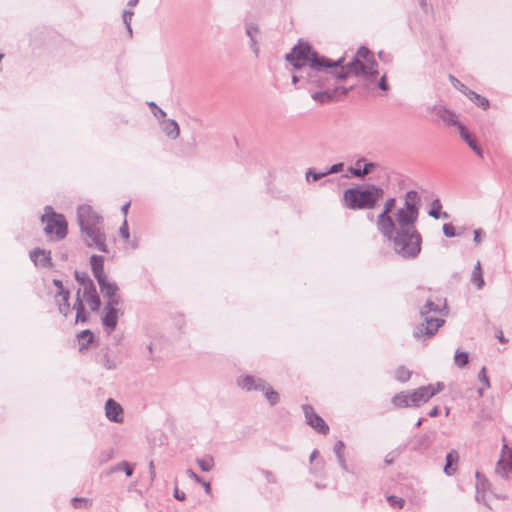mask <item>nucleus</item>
Instances as JSON below:
<instances>
[{
	"label": "nucleus",
	"mask_w": 512,
	"mask_h": 512,
	"mask_svg": "<svg viewBox=\"0 0 512 512\" xmlns=\"http://www.w3.org/2000/svg\"><path fill=\"white\" fill-rule=\"evenodd\" d=\"M333 67L335 68L334 75L338 79L355 76L368 89L379 88L383 91L389 89L386 75L379 76L378 64L374 55L364 46L360 47L348 61H346V57H341L335 61L321 57L320 62L303 70V86L309 91L316 88L324 89L327 87L329 80V73L326 69Z\"/></svg>",
	"instance_id": "f257e3e1"
},
{
	"label": "nucleus",
	"mask_w": 512,
	"mask_h": 512,
	"mask_svg": "<svg viewBox=\"0 0 512 512\" xmlns=\"http://www.w3.org/2000/svg\"><path fill=\"white\" fill-rule=\"evenodd\" d=\"M420 196L410 190L404 196V204L395 212L394 227L388 233H380L391 241L394 252L404 259H414L421 252L422 237L416 229L419 216Z\"/></svg>",
	"instance_id": "f03ea898"
},
{
	"label": "nucleus",
	"mask_w": 512,
	"mask_h": 512,
	"mask_svg": "<svg viewBox=\"0 0 512 512\" xmlns=\"http://www.w3.org/2000/svg\"><path fill=\"white\" fill-rule=\"evenodd\" d=\"M77 218L86 245L107 253L103 218L89 205L78 207Z\"/></svg>",
	"instance_id": "7ed1b4c3"
},
{
	"label": "nucleus",
	"mask_w": 512,
	"mask_h": 512,
	"mask_svg": "<svg viewBox=\"0 0 512 512\" xmlns=\"http://www.w3.org/2000/svg\"><path fill=\"white\" fill-rule=\"evenodd\" d=\"M384 190L374 184L349 188L344 191V205L352 210L373 209L383 198Z\"/></svg>",
	"instance_id": "20e7f679"
},
{
	"label": "nucleus",
	"mask_w": 512,
	"mask_h": 512,
	"mask_svg": "<svg viewBox=\"0 0 512 512\" xmlns=\"http://www.w3.org/2000/svg\"><path fill=\"white\" fill-rule=\"evenodd\" d=\"M445 309V301L441 299H438L437 302H434L430 299L427 300L425 305L420 310V314L424 318V322L414 329V337L420 340L433 336L444 324V320L439 317L430 316V314H442Z\"/></svg>",
	"instance_id": "39448f33"
},
{
	"label": "nucleus",
	"mask_w": 512,
	"mask_h": 512,
	"mask_svg": "<svg viewBox=\"0 0 512 512\" xmlns=\"http://www.w3.org/2000/svg\"><path fill=\"white\" fill-rule=\"evenodd\" d=\"M285 59L295 70H306L321 61V57L311 48L308 43H299L286 54Z\"/></svg>",
	"instance_id": "423d86ee"
},
{
	"label": "nucleus",
	"mask_w": 512,
	"mask_h": 512,
	"mask_svg": "<svg viewBox=\"0 0 512 512\" xmlns=\"http://www.w3.org/2000/svg\"><path fill=\"white\" fill-rule=\"evenodd\" d=\"M45 224L44 231L49 237L55 236L56 239H63L67 234V222L65 217L53 211L52 207L46 206L45 213L41 217Z\"/></svg>",
	"instance_id": "0eeeda50"
},
{
	"label": "nucleus",
	"mask_w": 512,
	"mask_h": 512,
	"mask_svg": "<svg viewBox=\"0 0 512 512\" xmlns=\"http://www.w3.org/2000/svg\"><path fill=\"white\" fill-rule=\"evenodd\" d=\"M444 389L443 383L429 384L421 386L410 393L411 405L419 407L422 404L427 403L433 396L441 392Z\"/></svg>",
	"instance_id": "6e6552de"
},
{
	"label": "nucleus",
	"mask_w": 512,
	"mask_h": 512,
	"mask_svg": "<svg viewBox=\"0 0 512 512\" xmlns=\"http://www.w3.org/2000/svg\"><path fill=\"white\" fill-rule=\"evenodd\" d=\"M396 199L394 197L388 198L382 212L376 218V227L379 233H388L394 227L395 216L392 217L390 213L395 208Z\"/></svg>",
	"instance_id": "1a4fd4ad"
},
{
	"label": "nucleus",
	"mask_w": 512,
	"mask_h": 512,
	"mask_svg": "<svg viewBox=\"0 0 512 512\" xmlns=\"http://www.w3.org/2000/svg\"><path fill=\"white\" fill-rule=\"evenodd\" d=\"M118 304H106L101 317L102 325L107 334H111L117 326L118 318L122 313L115 308Z\"/></svg>",
	"instance_id": "9d476101"
},
{
	"label": "nucleus",
	"mask_w": 512,
	"mask_h": 512,
	"mask_svg": "<svg viewBox=\"0 0 512 512\" xmlns=\"http://www.w3.org/2000/svg\"><path fill=\"white\" fill-rule=\"evenodd\" d=\"M302 409L308 425L321 434L328 433V425L318 414L315 413L314 409L310 405H303Z\"/></svg>",
	"instance_id": "9b49d317"
},
{
	"label": "nucleus",
	"mask_w": 512,
	"mask_h": 512,
	"mask_svg": "<svg viewBox=\"0 0 512 512\" xmlns=\"http://www.w3.org/2000/svg\"><path fill=\"white\" fill-rule=\"evenodd\" d=\"M100 291L108 299L107 304H119L120 298L117 296L118 286L110 282L107 277L97 280Z\"/></svg>",
	"instance_id": "f8f14e48"
},
{
	"label": "nucleus",
	"mask_w": 512,
	"mask_h": 512,
	"mask_svg": "<svg viewBox=\"0 0 512 512\" xmlns=\"http://www.w3.org/2000/svg\"><path fill=\"white\" fill-rule=\"evenodd\" d=\"M83 298L87 301L91 310L97 311L100 307V299L91 279H85V286L82 289Z\"/></svg>",
	"instance_id": "ddd939ff"
},
{
	"label": "nucleus",
	"mask_w": 512,
	"mask_h": 512,
	"mask_svg": "<svg viewBox=\"0 0 512 512\" xmlns=\"http://www.w3.org/2000/svg\"><path fill=\"white\" fill-rule=\"evenodd\" d=\"M507 446H503L502 456L498 460L495 472L500 477H508L512 474V452L506 451Z\"/></svg>",
	"instance_id": "4468645a"
},
{
	"label": "nucleus",
	"mask_w": 512,
	"mask_h": 512,
	"mask_svg": "<svg viewBox=\"0 0 512 512\" xmlns=\"http://www.w3.org/2000/svg\"><path fill=\"white\" fill-rule=\"evenodd\" d=\"M105 415L111 422L122 423L124 421V412L122 406L113 399H108L105 403Z\"/></svg>",
	"instance_id": "2eb2a0df"
},
{
	"label": "nucleus",
	"mask_w": 512,
	"mask_h": 512,
	"mask_svg": "<svg viewBox=\"0 0 512 512\" xmlns=\"http://www.w3.org/2000/svg\"><path fill=\"white\" fill-rule=\"evenodd\" d=\"M265 380L262 378H257L251 375H244L240 376L237 379V385L245 390V391H259L261 386L260 384H263Z\"/></svg>",
	"instance_id": "dca6fc26"
},
{
	"label": "nucleus",
	"mask_w": 512,
	"mask_h": 512,
	"mask_svg": "<svg viewBox=\"0 0 512 512\" xmlns=\"http://www.w3.org/2000/svg\"><path fill=\"white\" fill-rule=\"evenodd\" d=\"M433 113L449 126L453 125L458 127V124H460L456 114L442 105L434 106Z\"/></svg>",
	"instance_id": "f3484780"
},
{
	"label": "nucleus",
	"mask_w": 512,
	"mask_h": 512,
	"mask_svg": "<svg viewBox=\"0 0 512 512\" xmlns=\"http://www.w3.org/2000/svg\"><path fill=\"white\" fill-rule=\"evenodd\" d=\"M363 162H364V159H359L356 161L355 167H350L349 171L353 176L358 177V178H363L366 175H368L369 173H371L372 171H374L377 166L375 163L369 162V163H365L363 165V167H361V164Z\"/></svg>",
	"instance_id": "a211bd4d"
},
{
	"label": "nucleus",
	"mask_w": 512,
	"mask_h": 512,
	"mask_svg": "<svg viewBox=\"0 0 512 512\" xmlns=\"http://www.w3.org/2000/svg\"><path fill=\"white\" fill-rule=\"evenodd\" d=\"M161 130L170 139H177L180 134L178 123L173 119H164L160 123Z\"/></svg>",
	"instance_id": "6ab92c4d"
},
{
	"label": "nucleus",
	"mask_w": 512,
	"mask_h": 512,
	"mask_svg": "<svg viewBox=\"0 0 512 512\" xmlns=\"http://www.w3.org/2000/svg\"><path fill=\"white\" fill-rule=\"evenodd\" d=\"M30 258L36 266L40 267H48L51 261L50 251L42 249H35L31 251Z\"/></svg>",
	"instance_id": "aec40b11"
},
{
	"label": "nucleus",
	"mask_w": 512,
	"mask_h": 512,
	"mask_svg": "<svg viewBox=\"0 0 512 512\" xmlns=\"http://www.w3.org/2000/svg\"><path fill=\"white\" fill-rule=\"evenodd\" d=\"M458 129L461 138L468 144V146L479 156L483 157V152L481 148L477 145L474 137L469 133V131L462 125L458 124Z\"/></svg>",
	"instance_id": "412c9836"
},
{
	"label": "nucleus",
	"mask_w": 512,
	"mask_h": 512,
	"mask_svg": "<svg viewBox=\"0 0 512 512\" xmlns=\"http://www.w3.org/2000/svg\"><path fill=\"white\" fill-rule=\"evenodd\" d=\"M92 272L94 277L99 280L101 278L106 277L104 273V258L99 255H92L90 259Z\"/></svg>",
	"instance_id": "4be33fe9"
},
{
	"label": "nucleus",
	"mask_w": 512,
	"mask_h": 512,
	"mask_svg": "<svg viewBox=\"0 0 512 512\" xmlns=\"http://www.w3.org/2000/svg\"><path fill=\"white\" fill-rule=\"evenodd\" d=\"M260 390L265 396L266 400L269 402L271 406L276 405L280 401V395L277 391H275L269 383L266 381L261 384Z\"/></svg>",
	"instance_id": "5701e85b"
},
{
	"label": "nucleus",
	"mask_w": 512,
	"mask_h": 512,
	"mask_svg": "<svg viewBox=\"0 0 512 512\" xmlns=\"http://www.w3.org/2000/svg\"><path fill=\"white\" fill-rule=\"evenodd\" d=\"M310 93H311L312 99L318 104H324V103L330 102L333 99L334 94H335V92L330 89H324L321 91H315L313 89L312 91H310Z\"/></svg>",
	"instance_id": "b1692460"
},
{
	"label": "nucleus",
	"mask_w": 512,
	"mask_h": 512,
	"mask_svg": "<svg viewBox=\"0 0 512 512\" xmlns=\"http://www.w3.org/2000/svg\"><path fill=\"white\" fill-rule=\"evenodd\" d=\"M69 295H70L69 291H58L57 295H56L59 312L62 315H64L65 317L70 312V307H69V302H68Z\"/></svg>",
	"instance_id": "393cba45"
},
{
	"label": "nucleus",
	"mask_w": 512,
	"mask_h": 512,
	"mask_svg": "<svg viewBox=\"0 0 512 512\" xmlns=\"http://www.w3.org/2000/svg\"><path fill=\"white\" fill-rule=\"evenodd\" d=\"M471 282L476 286L477 289H482L485 282L482 275V268L480 261H477L472 274H471Z\"/></svg>",
	"instance_id": "a878e982"
},
{
	"label": "nucleus",
	"mask_w": 512,
	"mask_h": 512,
	"mask_svg": "<svg viewBox=\"0 0 512 512\" xmlns=\"http://www.w3.org/2000/svg\"><path fill=\"white\" fill-rule=\"evenodd\" d=\"M80 292H81V289H79L77 292V298L74 303L73 309L76 311L75 321L76 322H79V321L85 322L87 320V314L85 313V310H84V305H83V301L80 297Z\"/></svg>",
	"instance_id": "bb28decb"
},
{
	"label": "nucleus",
	"mask_w": 512,
	"mask_h": 512,
	"mask_svg": "<svg viewBox=\"0 0 512 512\" xmlns=\"http://www.w3.org/2000/svg\"><path fill=\"white\" fill-rule=\"evenodd\" d=\"M441 208H442V205H441L440 200L439 199L433 200V202L431 203V208L428 212L429 216H431L435 219H439V218L447 219L449 217L448 213L447 212L441 213Z\"/></svg>",
	"instance_id": "cd10ccee"
},
{
	"label": "nucleus",
	"mask_w": 512,
	"mask_h": 512,
	"mask_svg": "<svg viewBox=\"0 0 512 512\" xmlns=\"http://www.w3.org/2000/svg\"><path fill=\"white\" fill-rule=\"evenodd\" d=\"M457 461H458L457 451L452 450L446 455V464L444 466V472L446 475L451 476L455 473L456 468H454L452 466V463L457 462Z\"/></svg>",
	"instance_id": "c85d7f7f"
},
{
	"label": "nucleus",
	"mask_w": 512,
	"mask_h": 512,
	"mask_svg": "<svg viewBox=\"0 0 512 512\" xmlns=\"http://www.w3.org/2000/svg\"><path fill=\"white\" fill-rule=\"evenodd\" d=\"M410 393L411 392H401L395 395L392 398V403L399 408L412 406L410 401Z\"/></svg>",
	"instance_id": "c756f323"
},
{
	"label": "nucleus",
	"mask_w": 512,
	"mask_h": 512,
	"mask_svg": "<svg viewBox=\"0 0 512 512\" xmlns=\"http://www.w3.org/2000/svg\"><path fill=\"white\" fill-rule=\"evenodd\" d=\"M465 94L468 96V98L473 101L476 105L483 108L484 110L489 107V101L487 98L477 94L476 92L472 90H468L465 92Z\"/></svg>",
	"instance_id": "7c9ffc66"
},
{
	"label": "nucleus",
	"mask_w": 512,
	"mask_h": 512,
	"mask_svg": "<svg viewBox=\"0 0 512 512\" xmlns=\"http://www.w3.org/2000/svg\"><path fill=\"white\" fill-rule=\"evenodd\" d=\"M344 449H345V445H344L343 441L339 440L335 443L334 452L336 454L337 460H338L340 466L344 470H346L347 466H346V462H345V458H344Z\"/></svg>",
	"instance_id": "2f4dec72"
},
{
	"label": "nucleus",
	"mask_w": 512,
	"mask_h": 512,
	"mask_svg": "<svg viewBox=\"0 0 512 512\" xmlns=\"http://www.w3.org/2000/svg\"><path fill=\"white\" fill-rule=\"evenodd\" d=\"M93 340V334L90 330H84L78 334V341L80 350L87 349L88 345Z\"/></svg>",
	"instance_id": "473e14b6"
},
{
	"label": "nucleus",
	"mask_w": 512,
	"mask_h": 512,
	"mask_svg": "<svg viewBox=\"0 0 512 512\" xmlns=\"http://www.w3.org/2000/svg\"><path fill=\"white\" fill-rule=\"evenodd\" d=\"M196 463L204 472H209L214 467V459L212 456H205L203 458L196 459Z\"/></svg>",
	"instance_id": "72a5a7b5"
},
{
	"label": "nucleus",
	"mask_w": 512,
	"mask_h": 512,
	"mask_svg": "<svg viewBox=\"0 0 512 512\" xmlns=\"http://www.w3.org/2000/svg\"><path fill=\"white\" fill-rule=\"evenodd\" d=\"M468 361H469V355L467 352L456 350V353L454 356V362H455L456 366L463 367L468 363Z\"/></svg>",
	"instance_id": "f704fd0d"
},
{
	"label": "nucleus",
	"mask_w": 512,
	"mask_h": 512,
	"mask_svg": "<svg viewBox=\"0 0 512 512\" xmlns=\"http://www.w3.org/2000/svg\"><path fill=\"white\" fill-rule=\"evenodd\" d=\"M478 379L480 382L484 384V388H479L478 393L480 396L483 395L484 389H488L490 387V382L488 376L486 374V368L483 366L478 374Z\"/></svg>",
	"instance_id": "c9c22d12"
},
{
	"label": "nucleus",
	"mask_w": 512,
	"mask_h": 512,
	"mask_svg": "<svg viewBox=\"0 0 512 512\" xmlns=\"http://www.w3.org/2000/svg\"><path fill=\"white\" fill-rule=\"evenodd\" d=\"M411 372L405 367H399L395 371V378L400 382H406L410 379Z\"/></svg>",
	"instance_id": "e433bc0d"
},
{
	"label": "nucleus",
	"mask_w": 512,
	"mask_h": 512,
	"mask_svg": "<svg viewBox=\"0 0 512 512\" xmlns=\"http://www.w3.org/2000/svg\"><path fill=\"white\" fill-rule=\"evenodd\" d=\"M112 471H123L126 476L131 477L133 474V468L127 461H122L112 468Z\"/></svg>",
	"instance_id": "4c0bfd02"
},
{
	"label": "nucleus",
	"mask_w": 512,
	"mask_h": 512,
	"mask_svg": "<svg viewBox=\"0 0 512 512\" xmlns=\"http://www.w3.org/2000/svg\"><path fill=\"white\" fill-rule=\"evenodd\" d=\"M327 173L326 171H323V172H314L312 169H309L307 172H306V180L308 182H311V181H317L319 180L320 178L326 176Z\"/></svg>",
	"instance_id": "58836bf2"
},
{
	"label": "nucleus",
	"mask_w": 512,
	"mask_h": 512,
	"mask_svg": "<svg viewBox=\"0 0 512 512\" xmlns=\"http://www.w3.org/2000/svg\"><path fill=\"white\" fill-rule=\"evenodd\" d=\"M387 501L394 508H403L404 504H405V500L404 499L399 498L397 496H393V495L388 496L387 497Z\"/></svg>",
	"instance_id": "ea45409f"
},
{
	"label": "nucleus",
	"mask_w": 512,
	"mask_h": 512,
	"mask_svg": "<svg viewBox=\"0 0 512 512\" xmlns=\"http://www.w3.org/2000/svg\"><path fill=\"white\" fill-rule=\"evenodd\" d=\"M119 232H120L121 237L124 240H126V241L129 240L130 233H129V227H128V223H127L126 219L124 220L123 224L121 225Z\"/></svg>",
	"instance_id": "a19ab883"
},
{
	"label": "nucleus",
	"mask_w": 512,
	"mask_h": 512,
	"mask_svg": "<svg viewBox=\"0 0 512 512\" xmlns=\"http://www.w3.org/2000/svg\"><path fill=\"white\" fill-rule=\"evenodd\" d=\"M149 105L152 108V112L156 118L160 119L166 116V113L161 108H159L154 102L149 103Z\"/></svg>",
	"instance_id": "79ce46f5"
},
{
	"label": "nucleus",
	"mask_w": 512,
	"mask_h": 512,
	"mask_svg": "<svg viewBox=\"0 0 512 512\" xmlns=\"http://www.w3.org/2000/svg\"><path fill=\"white\" fill-rule=\"evenodd\" d=\"M443 233L446 237H454L455 236V228L452 224L446 223L443 225Z\"/></svg>",
	"instance_id": "37998d69"
},
{
	"label": "nucleus",
	"mask_w": 512,
	"mask_h": 512,
	"mask_svg": "<svg viewBox=\"0 0 512 512\" xmlns=\"http://www.w3.org/2000/svg\"><path fill=\"white\" fill-rule=\"evenodd\" d=\"M344 164L343 163H337L332 165L329 169L326 170L327 175L332 173H339L343 170Z\"/></svg>",
	"instance_id": "c03bdc74"
},
{
	"label": "nucleus",
	"mask_w": 512,
	"mask_h": 512,
	"mask_svg": "<svg viewBox=\"0 0 512 512\" xmlns=\"http://www.w3.org/2000/svg\"><path fill=\"white\" fill-rule=\"evenodd\" d=\"M303 75V70H297V73L292 75V83L297 84L301 82L303 84Z\"/></svg>",
	"instance_id": "a18cd8bd"
},
{
	"label": "nucleus",
	"mask_w": 512,
	"mask_h": 512,
	"mask_svg": "<svg viewBox=\"0 0 512 512\" xmlns=\"http://www.w3.org/2000/svg\"><path fill=\"white\" fill-rule=\"evenodd\" d=\"M186 474L189 478H191L195 482H197V483L202 482V479L192 469H187Z\"/></svg>",
	"instance_id": "49530a36"
},
{
	"label": "nucleus",
	"mask_w": 512,
	"mask_h": 512,
	"mask_svg": "<svg viewBox=\"0 0 512 512\" xmlns=\"http://www.w3.org/2000/svg\"><path fill=\"white\" fill-rule=\"evenodd\" d=\"M451 78V81L454 83V85L460 89L464 94L465 92H467L469 89L462 83H460L456 78L454 77H450Z\"/></svg>",
	"instance_id": "de8ad7c7"
},
{
	"label": "nucleus",
	"mask_w": 512,
	"mask_h": 512,
	"mask_svg": "<svg viewBox=\"0 0 512 512\" xmlns=\"http://www.w3.org/2000/svg\"><path fill=\"white\" fill-rule=\"evenodd\" d=\"M250 35V46L251 48L253 49V52L255 53L256 56H258V53H259V48L257 46V41L255 39V37H253L252 34H249Z\"/></svg>",
	"instance_id": "09e8293b"
},
{
	"label": "nucleus",
	"mask_w": 512,
	"mask_h": 512,
	"mask_svg": "<svg viewBox=\"0 0 512 512\" xmlns=\"http://www.w3.org/2000/svg\"><path fill=\"white\" fill-rule=\"evenodd\" d=\"M76 279L80 283V285L83 289L85 286V279H90V278L86 274H79L78 272H76Z\"/></svg>",
	"instance_id": "8fccbe9b"
},
{
	"label": "nucleus",
	"mask_w": 512,
	"mask_h": 512,
	"mask_svg": "<svg viewBox=\"0 0 512 512\" xmlns=\"http://www.w3.org/2000/svg\"><path fill=\"white\" fill-rule=\"evenodd\" d=\"M174 497L177 500L183 501L186 497L185 493L183 491H180L178 488H175L174 490Z\"/></svg>",
	"instance_id": "3c124183"
},
{
	"label": "nucleus",
	"mask_w": 512,
	"mask_h": 512,
	"mask_svg": "<svg viewBox=\"0 0 512 512\" xmlns=\"http://www.w3.org/2000/svg\"><path fill=\"white\" fill-rule=\"evenodd\" d=\"M199 484H201V485L203 486V488H204V490H205L206 494H208V495H210V494H211L212 489H211V485H210V483H209V482L204 481V480L202 479V482H199Z\"/></svg>",
	"instance_id": "603ef678"
},
{
	"label": "nucleus",
	"mask_w": 512,
	"mask_h": 512,
	"mask_svg": "<svg viewBox=\"0 0 512 512\" xmlns=\"http://www.w3.org/2000/svg\"><path fill=\"white\" fill-rule=\"evenodd\" d=\"M481 233L482 231L480 229L474 230V242L476 244H479L481 242Z\"/></svg>",
	"instance_id": "864d4df0"
},
{
	"label": "nucleus",
	"mask_w": 512,
	"mask_h": 512,
	"mask_svg": "<svg viewBox=\"0 0 512 512\" xmlns=\"http://www.w3.org/2000/svg\"><path fill=\"white\" fill-rule=\"evenodd\" d=\"M149 472H150V478L151 480H154L156 476L155 467L153 461H150L149 463Z\"/></svg>",
	"instance_id": "5fc2aeb1"
},
{
	"label": "nucleus",
	"mask_w": 512,
	"mask_h": 512,
	"mask_svg": "<svg viewBox=\"0 0 512 512\" xmlns=\"http://www.w3.org/2000/svg\"><path fill=\"white\" fill-rule=\"evenodd\" d=\"M54 285L57 287V292L58 291H66L63 287V284H62V281L58 280V279H55L54 281Z\"/></svg>",
	"instance_id": "6e6d98bb"
},
{
	"label": "nucleus",
	"mask_w": 512,
	"mask_h": 512,
	"mask_svg": "<svg viewBox=\"0 0 512 512\" xmlns=\"http://www.w3.org/2000/svg\"><path fill=\"white\" fill-rule=\"evenodd\" d=\"M439 414V409L438 407H433L430 411H429V416L430 417H436L438 416Z\"/></svg>",
	"instance_id": "4d7b16f0"
},
{
	"label": "nucleus",
	"mask_w": 512,
	"mask_h": 512,
	"mask_svg": "<svg viewBox=\"0 0 512 512\" xmlns=\"http://www.w3.org/2000/svg\"><path fill=\"white\" fill-rule=\"evenodd\" d=\"M104 366L107 369H114L116 367V365L113 362H111L109 359H106Z\"/></svg>",
	"instance_id": "13d9d810"
},
{
	"label": "nucleus",
	"mask_w": 512,
	"mask_h": 512,
	"mask_svg": "<svg viewBox=\"0 0 512 512\" xmlns=\"http://www.w3.org/2000/svg\"><path fill=\"white\" fill-rule=\"evenodd\" d=\"M129 207H130V203H129V202H127V203H125V204L122 206V208H121V211H122V213H123L125 216L128 214V209H129Z\"/></svg>",
	"instance_id": "bf43d9fd"
},
{
	"label": "nucleus",
	"mask_w": 512,
	"mask_h": 512,
	"mask_svg": "<svg viewBox=\"0 0 512 512\" xmlns=\"http://www.w3.org/2000/svg\"><path fill=\"white\" fill-rule=\"evenodd\" d=\"M476 478H477V490H479L480 485H483L481 482L482 476L479 472H476Z\"/></svg>",
	"instance_id": "052dcab7"
},
{
	"label": "nucleus",
	"mask_w": 512,
	"mask_h": 512,
	"mask_svg": "<svg viewBox=\"0 0 512 512\" xmlns=\"http://www.w3.org/2000/svg\"><path fill=\"white\" fill-rule=\"evenodd\" d=\"M318 456V451L314 450L310 455V462L314 461V459Z\"/></svg>",
	"instance_id": "680f3d73"
},
{
	"label": "nucleus",
	"mask_w": 512,
	"mask_h": 512,
	"mask_svg": "<svg viewBox=\"0 0 512 512\" xmlns=\"http://www.w3.org/2000/svg\"><path fill=\"white\" fill-rule=\"evenodd\" d=\"M131 16H132V13L125 12L123 15L124 21L127 23V18L129 17V19H131Z\"/></svg>",
	"instance_id": "e2e57ef3"
},
{
	"label": "nucleus",
	"mask_w": 512,
	"mask_h": 512,
	"mask_svg": "<svg viewBox=\"0 0 512 512\" xmlns=\"http://www.w3.org/2000/svg\"><path fill=\"white\" fill-rule=\"evenodd\" d=\"M476 499L478 502H484V496H480V494L478 493L477 496H476Z\"/></svg>",
	"instance_id": "0e129e2a"
},
{
	"label": "nucleus",
	"mask_w": 512,
	"mask_h": 512,
	"mask_svg": "<svg viewBox=\"0 0 512 512\" xmlns=\"http://www.w3.org/2000/svg\"><path fill=\"white\" fill-rule=\"evenodd\" d=\"M421 424H422V419H419V420L416 422V427L421 426Z\"/></svg>",
	"instance_id": "69168bd1"
},
{
	"label": "nucleus",
	"mask_w": 512,
	"mask_h": 512,
	"mask_svg": "<svg viewBox=\"0 0 512 512\" xmlns=\"http://www.w3.org/2000/svg\"><path fill=\"white\" fill-rule=\"evenodd\" d=\"M136 3H137V0H130V2H129L130 5H136Z\"/></svg>",
	"instance_id": "338daca9"
},
{
	"label": "nucleus",
	"mask_w": 512,
	"mask_h": 512,
	"mask_svg": "<svg viewBox=\"0 0 512 512\" xmlns=\"http://www.w3.org/2000/svg\"><path fill=\"white\" fill-rule=\"evenodd\" d=\"M499 340H500L501 342H506V340L504 339V337H503V335H502V334H501V336L499 337Z\"/></svg>",
	"instance_id": "774afa93"
}]
</instances>
